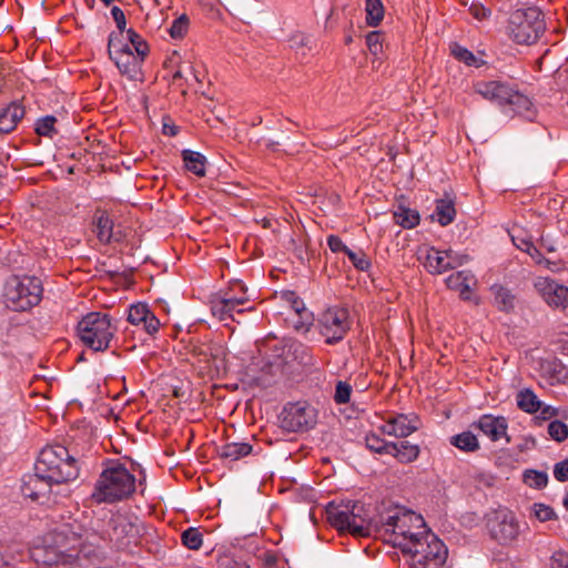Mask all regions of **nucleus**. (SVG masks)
<instances>
[{"label":"nucleus","mask_w":568,"mask_h":568,"mask_svg":"<svg viewBox=\"0 0 568 568\" xmlns=\"http://www.w3.org/2000/svg\"><path fill=\"white\" fill-rule=\"evenodd\" d=\"M284 297L290 303L292 311L301 317V321L295 324V328L308 331L312 316L306 310L304 302L294 292H286Z\"/></svg>","instance_id":"b1692460"},{"label":"nucleus","mask_w":568,"mask_h":568,"mask_svg":"<svg viewBox=\"0 0 568 568\" xmlns=\"http://www.w3.org/2000/svg\"><path fill=\"white\" fill-rule=\"evenodd\" d=\"M539 410H540V413H541V417H542L544 419H549V418H551V417L557 416V414H558V412H557V409H556V408H554V407H551V406H548V405H546V406H542V405H541V408H540Z\"/></svg>","instance_id":"0e129e2a"},{"label":"nucleus","mask_w":568,"mask_h":568,"mask_svg":"<svg viewBox=\"0 0 568 568\" xmlns=\"http://www.w3.org/2000/svg\"><path fill=\"white\" fill-rule=\"evenodd\" d=\"M327 245L328 247L331 248L332 252L334 253H337V252H344L345 254L347 253V250H349L344 243L343 241L341 240L339 236L337 235H329L327 237Z\"/></svg>","instance_id":"13d9d810"},{"label":"nucleus","mask_w":568,"mask_h":568,"mask_svg":"<svg viewBox=\"0 0 568 568\" xmlns=\"http://www.w3.org/2000/svg\"><path fill=\"white\" fill-rule=\"evenodd\" d=\"M281 427L287 432H306L317 422V410L306 402L287 404L280 416Z\"/></svg>","instance_id":"f8f14e48"},{"label":"nucleus","mask_w":568,"mask_h":568,"mask_svg":"<svg viewBox=\"0 0 568 568\" xmlns=\"http://www.w3.org/2000/svg\"><path fill=\"white\" fill-rule=\"evenodd\" d=\"M389 454L396 457L400 463L408 464L416 460L419 456L418 445L408 442L389 443Z\"/></svg>","instance_id":"393cba45"},{"label":"nucleus","mask_w":568,"mask_h":568,"mask_svg":"<svg viewBox=\"0 0 568 568\" xmlns=\"http://www.w3.org/2000/svg\"><path fill=\"white\" fill-rule=\"evenodd\" d=\"M506 106H509L514 113L525 118L526 120L532 121L536 116V109L534 108L531 100L517 90H514Z\"/></svg>","instance_id":"5701e85b"},{"label":"nucleus","mask_w":568,"mask_h":568,"mask_svg":"<svg viewBox=\"0 0 568 568\" xmlns=\"http://www.w3.org/2000/svg\"><path fill=\"white\" fill-rule=\"evenodd\" d=\"M283 365H284V362H274V363H268L266 364L264 367H263V372H266L267 374H270L271 376H277V375H281L283 374Z\"/></svg>","instance_id":"e2e57ef3"},{"label":"nucleus","mask_w":568,"mask_h":568,"mask_svg":"<svg viewBox=\"0 0 568 568\" xmlns=\"http://www.w3.org/2000/svg\"><path fill=\"white\" fill-rule=\"evenodd\" d=\"M111 14L116 23L119 33H111L110 36H118L119 39H121L122 41L126 40V31L124 32L125 17L123 11L119 7H113L111 10Z\"/></svg>","instance_id":"8fccbe9b"},{"label":"nucleus","mask_w":568,"mask_h":568,"mask_svg":"<svg viewBox=\"0 0 568 568\" xmlns=\"http://www.w3.org/2000/svg\"><path fill=\"white\" fill-rule=\"evenodd\" d=\"M93 224L95 226L94 232L101 243L108 244L115 239L113 233V222L105 212H97Z\"/></svg>","instance_id":"a878e982"},{"label":"nucleus","mask_w":568,"mask_h":568,"mask_svg":"<svg viewBox=\"0 0 568 568\" xmlns=\"http://www.w3.org/2000/svg\"><path fill=\"white\" fill-rule=\"evenodd\" d=\"M381 528L388 542L405 554L419 537L428 534L424 518L404 507H394L381 515Z\"/></svg>","instance_id":"f03ea898"},{"label":"nucleus","mask_w":568,"mask_h":568,"mask_svg":"<svg viewBox=\"0 0 568 568\" xmlns=\"http://www.w3.org/2000/svg\"><path fill=\"white\" fill-rule=\"evenodd\" d=\"M554 476L558 481L568 480V459L559 462L555 465Z\"/></svg>","instance_id":"4d7b16f0"},{"label":"nucleus","mask_w":568,"mask_h":568,"mask_svg":"<svg viewBox=\"0 0 568 568\" xmlns=\"http://www.w3.org/2000/svg\"><path fill=\"white\" fill-rule=\"evenodd\" d=\"M172 83H176L178 81H181L183 79V73L181 71V69H176L173 73H172Z\"/></svg>","instance_id":"774afa93"},{"label":"nucleus","mask_w":568,"mask_h":568,"mask_svg":"<svg viewBox=\"0 0 568 568\" xmlns=\"http://www.w3.org/2000/svg\"><path fill=\"white\" fill-rule=\"evenodd\" d=\"M495 304L499 311L509 313L515 308V295L503 285H493Z\"/></svg>","instance_id":"7c9ffc66"},{"label":"nucleus","mask_w":568,"mask_h":568,"mask_svg":"<svg viewBox=\"0 0 568 568\" xmlns=\"http://www.w3.org/2000/svg\"><path fill=\"white\" fill-rule=\"evenodd\" d=\"M246 302V297H223L220 300H213L211 302V312L213 316L220 321H226L229 318L235 321V313L242 314L244 312V310L237 308V306L244 305Z\"/></svg>","instance_id":"aec40b11"},{"label":"nucleus","mask_w":568,"mask_h":568,"mask_svg":"<svg viewBox=\"0 0 568 568\" xmlns=\"http://www.w3.org/2000/svg\"><path fill=\"white\" fill-rule=\"evenodd\" d=\"M190 26V19L186 14H182L179 18H176L169 30L170 36L173 39H182L189 30Z\"/></svg>","instance_id":"a19ab883"},{"label":"nucleus","mask_w":568,"mask_h":568,"mask_svg":"<svg viewBox=\"0 0 568 568\" xmlns=\"http://www.w3.org/2000/svg\"><path fill=\"white\" fill-rule=\"evenodd\" d=\"M535 287L549 306L556 308L568 306V287L550 278H539Z\"/></svg>","instance_id":"2eb2a0df"},{"label":"nucleus","mask_w":568,"mask_h":568,"mask_svg":"<svg viewBox=\"0 0 568 568\" xmlns=\"http://www.w3.org/2000/svg\"><path fill=\"white\" fill-rule=\"evenodd\" d=\"M219 456L222 459L235 462L252 453V446L248 443H225L217 449Z\"/></svg>","instance_id":"bb28decb"},{"label":"nucleus","mask_w":568,"mask_h":568,"mask_svg":"<svg viewBox=\"0 0 568 568\" xmlns=\"http://www.w3.org/2000/svg\"><path fill=\"white\" fill-rule=\"evenodd\" d=\"M352 394V386L343 381L337 382L335 387L334 399L337 404H346L349 402Z\"/></svg>","instance_id":"49530a36"},{"label":"nucleus","mask_w":568,"mask_h":568,"mask_svg":"<svg viewBox=\"0 0 568 568\" xmlns=\"http://www.w3.org/2000/svg\"><path fill=\"white\" fill-rule=\"evenodd\" d=\"M508 36L518 44H532L546 29L544 14L537 7L514 10L508 20Z\"/></svg>","instance_id":"1a4fd4ad"},{"label":"nucleus","mask_w":568,"mask_h":568,"mask_svg":"<svg viewBox=\"0 0 568 568\" xmlns=\"http://www.w3.org/2000/svg\"><path fill=\"white\" fill-rule=\"evenodd\" d=\"M469 13L477 20L483 21L491 16V10L479 2H474L469 7Z\"/></svg>","instance_id":"5fc2aeb1"},{"label":"nucleus","mask_w":568,"mask_h":568,"mask_svg":"<svg viewBox=\"0 0 568 568\" xmlns=\"http://www.w3.org/2000/svg\"><path fill=\"white\" fill-rule=\"evenodd\" d=\"M128 321L133 325H139L142 323V303L138 302L135 304H132L129 313H128Z\"/></svg>","instance_id":"6e6d98bb"},{"label":"nucleus","mask_w":568,"mask_h":568,"mask_svg":"<svg viewBox=\"0 0 568 568\" xmlns=\"http://www.w3.org/2000/svg\"><path fill=\"white\" fill-rule=\"evenodd\" d=\"M366 445L367 447L375 453L378 454H389V443H385L381 437L377 435H369L366 437Z\"/></svg>","instance_id":"de8ad7c7"},{"label":"nucleus","mask_w":568,"mask_h":568,"mask_svg":"<svg viewBox=\"0 0 568 568\" xmlns=\"http://www.w3.org/2000/svg\"><path fill=\"white\" fill-rule=\"evenodd\" d=\"M473 426L478 428L491 442H497L501 438H505L506 443H510V438L507 435L508 423L504 416L485 414L481 415L479 419L473 424Z\"/></svg>","instance_id":"f3484780"},{"label":"nucleus","mask_w":568,"mask_h":568,"mask_svg":"<svg viewBox=\"0 0 568 568\" xmlns=\"http://www.w3.org/2000/svg\"><path fill=\"white\" fill-rule=\"evenodd\" d=\"M474 91L484 99L505 108L514 89L500 81H477L474 83Z\"/></svg>","instance_id":"dca6fc26"},{"label":"nucleus","mask_w":568,"mask_h":568,"mask_svg":"<svg viewBox=\"0 0 568 568\" xmlns=\"http://www.w3.org/2000/svg\"><path fill=\"white\" fill-rule=\"evenodd\" d=\"M290 47L303 55L311 49V38L302 32H296L288 40Z\"/></svg>","instance_id":"37998d69"},{"label":"nucleus","mask_w":568,"mask_h":568,"mask_svg":"<svg viewBox=\"0 0 568 568\" xmlns=\"http://www.w3.org/2000/svg\"><path fill=\"white\" fill-rule=\"evenodd\" d=\"M485 519L490 537L500 544L510 542L519 535V523L508 508L491 509Z\"/></svg>","instance_id":"9b49d317"},{"label":"nucleus","mask_w":568,"mask_h":568,"mask_svg":"<svg viewBox=\"0 0 568 568\" xmlns=\"http://www.w3.org/2000/svg\"><path fill=\"white\" fill-rule=\"evenodd\" d=\"M419 213L404 205H398L394 211V221L404 229H413L419 224Z\"/></svg>","instance_id":"473e14b6"},{"label":"nucleus","mask_w":568,"mask_h":568,"mask_svg":"<svg viewBox=\"0 0 568 568\" xmlns=\"http://www.w3.org/2000/svg\"><path fill=\"white\" fill-rule=\"evenodd\" d=\"M366 3V23L371 27H377L384 18V6L381 0H365Z\"/></svg>","instance_id":"c9c22d12"},{"label":"nucleus","mask_w":568,"mask_h":568,"mask_svg":"<svg viewBox=\"0 0 568 568\" xmlns=\"http://www.w3.org/2000/svg\"><path fill=\"white\" fill-rule=\"evenodd\" d=\"M115 331L110 315L102 312L88 313L77 326V335L81 343L94 352L106 351Z\"/></svg>","instance_id":"0eeeda50"},{"label":"nucleus","mask_w":568,"mask_h":568,"mask_svg":"<svg viewBox=\"0 0 568 568\" xmlns=\"http://www.w3.org/2000/svg\"><path fill=\"white\" fill-rule=\"evenodd\" d=\"M179 126L174 124L169 115L162 118V133L168 136H175L179 133Z\"/></svg>","instance_id":"bf43d9fd"},{"label":"nucleus","mask_w":568,"mask_h":568,"mask_svg":"<svg viewBox=\"0 0 568 568\" xmlns=\"http://www.w3.org/2000/svg\"><path fill=\"white\" fill-rule=\"evenodd\" d=\"M420 426V420L415 414H397L390 417L383 426V432L395 437H407L416 432Z\"/></svg>","instance_id":"a211bd4d"},{"label":"nucleus","mask_w":568,"mask_h":568,"mask_svg":"<svg viewBox=\"0 0 568 568\" xmlns=\"http://www.w3.org/2000/svg\"><path fill=\"white\" fill-rule=\"evenodd\" d=\"M526 253L529 254L537 263H540L541 254L539 253V251L536 248L535 245H534V248L530 250V252H526Z\"/></svg>","instance_id":"338daca9"},{"label":"nucleus","mask_w":568,"mask_h":568,"mask_svg":"<svg viewBox=\"0 0 568 568\" xmlns=\"http://www.w3.org/2000/svg\"><path fill=\"white\" fill-rule=\"evenodd\" d=\"M144 549L158 560L165 557V547L161 544V538L153 527L144 526Z\"/></svg>","instance_id":"cd10ccee"},{"label":"nucleus","mask_w":568,"mask_h":568,"mask_svg":"<svg viewBox=\"0 0 568 568\" xmlns=\"http://www.w3.org/2000/svg\"><path fill=\"white\" fill-rule=\"evenodd\" d=\"M548 434L554 440L561 443L568 438V426L561 420H552L548 425Z\"/></svg>","instance_id":"79ce46f5"},{"label":"nucleus","mask_w":568,"mask_h":568,"mask_svg":"<svg viewBox=\"0 0 568 568\" xmlns=\"http://www.w3.org/2000/svg\"><path fill=\"white\" fill-rule=\"evenodd\" d=\"M142 40L133 29L126 30V40L110 36L108 51L119 71L131 81L142 80Z\"/></svg>","instance_id":"39448f33"},{"label":"nucleus","mask_w":568,"mask_h":568,"mask_svg":"<svg viewBox=\"0 0 568 568\" xmlns=\"http://www.w3.org/2000/svg\"><path fill=\"white\" fill-rule=\"evenodd\" d=\"M179 62H180V55L176 52H174L172 54V57L164 62L163 67H164V69L173 68Z\"/></svg>","instance_id":"69168bd1"},{"label":"nucleus","mask_w":568,"mask_h":568,"mask_svg":"<svg viewBox=\"0 0 568 568\" xmlns=\"http://www.w3.org/2000/svg\"><path fill=\"white\" fill-rule=\"evenodd\" d=\"M42 284L37 277H10L3 290L6 306L14 312H24L38 305L42 298Z\"/></svg>","instance_id":"6e6552de"},{"label":"nucleus","mask_w":568,"mask_h":568,"mask_svg":"<svg viewBox=\"0 0 568 568\" xmlns=\"http://www.w3.org/2000/svg\"><path fill=\"white\" fill-rule=\"evenodd\" d=\"M516 400L518 408L528 414L537 413L541 408V402L529 388L520 390L517 394Z\"/></svg>","instance_id":"72a5a7b5"},{"label":"nucleus","mask_w":568,"mask_h":568,"mask_svg":"<svg viewBox=\"0 0 568 568\" xmlns=\"http://www.w3.org/2000/svg\"><path fill=\"white\" fill-rule=\"evenodd\" d=\"M456 216L455 204L450 199H439L436 201V207L432 215L433 219L442 225L450 224Z\"/></svg>","instance_id":"c85d7f7f"},{"label":"nucleus","mask_w":568,"mask_h":568,"mask_svg":"<svg viewBox=\"0 0 568 568\" xmlns=\"http://www.w3.org/2000/svg\"><path fill=\"white\" fill-rule=\"evenodd\" d=\"M164 363V357L159 356L156 353H150L148 356L144 355V366L152 373H156Z\"/></svg>","instance_id":"864d4df0"},{"label":"nucleus","mask_w":568,"mask_h":568,"mask_svg":"<svg viewBox=\"0 0 568 568\" xmlns=\"http://www.w3.org/2000/svg\"><path fill=\"white\" fill-rule=\"evenodd\" d=\"M326 514L331 525L341 531L359 537L369 534V514L361 501L329 503Z\"/></svg>","instance_id":"423d86ee"},{"label":"nucleus","mask_w":568,"mask_h":568,"mask_svg":"<svg viewBox=\"0 0 568 568\" xmlns=\"http://www.w3.org/2000/svg\"><path fill=\"white\" fill-rule=\"evenodd\" d=\"M450 51H452V54L458 60V61H462L464 62L466 65L468 67H480L483 61L479 60L477 57H475V54L469 51L468 49L457 44V43H454L452 47H450Z\"/></svg>","instance_id":"4c0bfd02"},{"label":"nucleus","mask_w":568,"mask_h":568,"mask_svg":"<svg viewBox=\"0 0 568 568\" xmlns=\"http://www.w3.org/2000/svg\"><path fill=\"white\" fill-rule=\"evenodd\" d=\"M134 490V475L120 462L110 460L94 484L91 500L95 504H113L126 499Z\"/></svg>","instance_id":"7ed1b4c3"},{"label":"nucleus","mask_w":568,"mask_h":568,"mask_svg":"<svg viewBox=\"0 0 568 568\" xmlns=\"http://www.w3.org/2000/svg\"><path fill=\"white\" fill-rule=\"evenodd\" d=\"M551 384L564 383L568 378V372L561 363L554 362L549 365Z\"/></svg>","instance_id":"3c124183"},{"label":"nucleus","mask_w":568,"mask_h":568,"mask_svg":"<svg viewBox=\"0 0 568 568\" xmlns=\"http://www.w3.org/2000/svg\"><path fill=\"white\" fill-rule=\"evenodd\" d=\"M346 255L348 256L354 267L357 270L367 271L371 267V260L364 252H354L352 250H347Z\"/></svg>","instance_id":"c03bdc74"},{"label":"nucleus","mask_w":568,"mask_h":568,"mask_svg":"<svg viewBox=\"0 0 568 568\" xmlns=\"http://www.w3.org/2000/svg\"><path fill=\"white\" fill-rule=\"evenodd\" d=\"M263 568H284V564L276 555L266 552L263 556Z\"/></svg>","instance_id":"680f3d73"},{"label":"nucleus","mask_w":568,"mask_h":568,"mask_svg":"<svg viewBox=\"0 0 568 568\" xmlns=\"http://www.w3.org/2000/svg\"><path fill=\"white\" fill-rule=\"evenodd\" d=\"M24 108L12 102L0 112V134H7L12 132L20 120L24 116Z\"/></svg>","instance_id":"4be33fe9"},{"label":"nucleus","mask_w":568,"mask_h":568,"mask_svg":"<svg viewBox=\"0 0 568 568\" xmlns=\"http://www.w3.org/2000/svg\"><path fill=\"white\" fill-rule=\"evenodd\" d=\"M94 547L84 527L75 519L57 525L44 537L43 548L36 549V560L51 568H73L81 557L89 558Z\"/></svg>","instance_id":"f257e3e1"},{"label":"nucleus","mask_w":568,"mask_h":568,"mask_svg":"<svg viewBox=\"0 0 568 568\" xmlns=\"http://www.w3.org/2000/svg\"><path fill=\"white\" fill-rule=\"evenodd\" d=\"M160 325V320L148 308L146 304H144V331L153 335L159 331Z\"/></svg>","instance_id":"09e8293b"},{"label":"nucleus","mask_w":568,"mask_h":568,"mask_svg":"<svg viewBox=\"0 0 568 568\" xmlns=\"http://www.w3.org/2000/svg\"><path fill=\"white\" fill-rule=\"evenodd\" d=\"M448 288L459 291L463 300H470L471 286L476 284L475 276L469 271H459L446 278Z\"/></svg>","instance_id":"412c9836"},{"label":"nucleus","mask_w":568,"mask_h":568,"mask_svg":"<svg viewBox=\"0 0 568 568\" xmlns=\"http://www.w3.org/2000/svg\"><path fill=\"white\" fill-rule=\"evenodd\" d=\"M405 555L409 556V565L413 568H445L448 550L444 542L429 531L419 537Z\"/></svg>","instance_id":"9d476101"},{"label":"nucleus","mask_w":568,"mask_h":568,"mask_svg":"<svg viewBox=\"0 0 568 568\" xmlns=\"http://www.w3.org/2000/svg\"><path fill=\"white\" fill-rule=\"evenodd\" d=\"M448 258H450V253L442 252L435 247H430L426 251L424 266L432 274H442L448 270H453L462 265L460 261L455 263L448 261Z\"/></svg>","instance_id":"6ab92c4d"},{"label":"nucleus","mask_w":568,"mask_h":568,"mask_svg":"<svg viewBox=\"0 0 568 568\" xmlns=\"http://www.w3.org/2000/svg\"><path fill=\"white\" fill-rule=\"evenodd\" d=\"M347 311L344 308H328L320 320V332L326 344L342 341L348 331Z\"/></svg>","instance_id":"4468645a"},{"label":"nucleus","mask_w":568,"mask_h":568,"mask_svg":"<svg viewBox=\"0 0 568 568\" xmlns=\"http://www.w3.org/2000/svg\"><path fill=\"white\" fill-rule=\"evenodd\" d=\"M534 513L536 518L540 521L551 520L556 516L554 509L545 504H535Z\"/></svg>","instance_id":"603ef678"},{"label":"nucleus","mask_w":568,"mask_h":568,"mask_svg":"<svg viewBox=\"0 0 568 568\" xmlns=\"http://www.w3.org/2000/svg\"><path fill=\"white\" fill-rule=\"evenodd\" d=\"M449 443L456 448L466 453H474L480 448L476 435L473 434L470 430H466L460 434L452 436Z\"/></svg>","instance_id":"2f4dec72"},{"label":"nucleus","mask_w":568,"mask_h":568,"mask_svg":"<svg viewBox=\"0 0 568 568\" xmlns=\"http://www.w3.org/2000/svg\"><path fill=\"white\" fill-rule=\"evenodd\" d=\"M54 486L55 481L34 470L33 474L23 476L21 493L26 498L40 504L57 503V499L51 497Z\"/></svg>","instance_id":"ddd939ff"},{"label":"nucleus","mask_w":568,"mask_h":568,"mask_svg":"<svg viewBox=\"0 0 568 568\" xmlns=\"http://www.w3.org/2000/svg\"><path fill=\"white\" fill-rule=\"evenodd\" d=\"M383 33L379 31H372L366 36L368 50L375 57L383 52Z\"/></svg>","instance_id":"a18cd8bd"},{"label":"nucleus","mask_w":568,"mask_h":568,"mask_svg":"<svg viewBox=\"0 0 568 568\" xmlns=\"http://www.w3.org/2000/svg\"><path fill=\"white\" fill-rule=\"evenodd\" d=\"M55 122H57V119L52 115H47V116L39 119L36 122L37 134H39L40 136L52 138L54 134H57V130L54 126Z\"/></svg>","instance_id":"ea45409f"},{"label":"nucleus","mask_w":568,"mask_h":568,"mask_svg":"<svg viewBox=\"0 0 568 568\" xmlns=\"http://www.w3.org/2000/svg\"><path fill=\"white\" fill-rule=\"evenodd\" d=\"M182 545L190 550H199L203 545V535L196 527H189L181 534Z\"/></svg>","instance_id":"e433bc0d"},{"label":"nucleus","mask_w":568,"mask_h":568,"mask_svg":"<svg viewBox=\"0 0 568 568\" xmlns=\"http://www.w3.org/2000/svg\"><path fill=\"white\" fill-rule=\"evenodd\" d=\"M524 483L531 488L541 489L547 486L548 476L545 471L529 469L524 473Z\"/></svg>","instance_id":"58836bf2"},{"label":"nucleus","mask_w":568,"mask_h":568,"mask_svg":"<svg viewBox=\"0 0 568 568\" xmlns=\"http://www.w3.org/2000/svg\"><path fill=\"white\" fill-rule=\"evenodd\" d=\"M182 158L185 168L197 176L205 175V156L199 152L184 150Z\"/></svg>","instance_id":"f704fd0d"},{"label":"nucleus","mask_w":568,"mask_h":568,"mask_svg":"<svg viewBox=\"0 0 568 568\" xmlns=\"http://www.w3.org/2000/svg\"><path fill=\"white\" fill-rule=\"evenodd\" d=\"M511 241L516 247L521 250L523 252H530L534 248V243L530 240L520 237L514 233L510 234Z\"/></svg>","instance_id":"052dcab7"},{"label":"nucleus","mask_w":568,"mask_h":568,"mask_svg":"<svg viewBox=\"0 0 568 568\" xmlns=\"http://www.w3.org/2000/svg\"><path fill=\"white\" fill-rule=\"evenodd\" d=\"M293 359L303 366H312L315 364L311 348L301 342L293 341L285 346Z\"/></svg>","instance_id":"c756f323"},{"label":"nucleus","mask_w":568,"mask_h":568,"mask_svg":"<svg viewBox=\"0 0 568 568\" xmlns=\"http://www.w3.org/2000/svg\"><path fill=\"white\" fill-rule=\"evenodd\" d=\"M36 471L43 474L59 486L74 480L79 476V462L69 449L62 445L44 447L36 462Z\"/></svg>","instance_id":"20e7f679"}]
</instances>
